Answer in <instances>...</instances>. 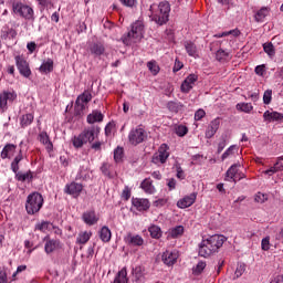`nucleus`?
<instances>
[{
  "label": "nucleus",
  "mask_w": 283,
  "mask_h": 283,
  "mask_svg": "<svg viewBox=\"0 0 283 283\" xmlns=\"http://www.w3.org/2000/svg\"><path fill=\"white\" fill-rule=\"evenodd\" d=\"M224 242H227V237L221 234H212L203 238L199 243V255L201 258H209L213 253H218Z\"/></svg>",
  "instance_id": "nucleus-1"
},
{
  "label": "nucleus",
  "mask_w": 283,
  "mask_h": 283,
  "mask_svg": "<svg viewBox=\"0 0 283 283\" xmlns=\"http://www.w3.org/2000/svg\"><path fill=\"white\" fill-rule=\"evenodd\" d=\"M149 10V19L157 25H165L169 21L171 6L167 1L160 2L159 4H151Z\"/></svg>",
  "instance_id": "nucleus-2"
},
{
  "label": "nucleus",
  "mask_w": 283,
  "mask_h": 283,
  "mask_svg": "<svg viewBox=\"0 0 283 283\" xmlns=\"http://www.w3.org/2000/svg\"><path fill=\"white\" fill-rule=\"evenodd\" d=\"M143 40V20H136L130 25V31L124 34L120 39L124 45H132V43H138Z\"/></svg>",
  "instance_id": "nucleus-3"
},
{
  "label": "nucleus",
  "mask_w": 283,
  "mask_h": 283,
  "mask_svg": "<svg viewBox=\"0 0 283 283\" xmlns=\"http://www.w3.org/2000/svg\"><path fill=\"white\" fill-rule=\"evenodd\" d=\"M41 207H43V196L39 192H33L28 196L25 210L29 216H34V213H39L41 211Z\"/></svg>",
  "instance_id": "nucleus-4"
},
{
  "label": "nucleus",
  "mask_w": 283,
  "mask_h": 283,
  "mask_svg": "<svg viewBox=\"0 0 283 283\" xmlns=\"http://www.w3.org/2000/svg\"><path fill=\"white\" fill-rule=\"evenodd\" d=\"M13 14L25 19V21H34V9L23 2H13L12 3Z\"/></svg>",
  "instance_id": "nucleus-5"
},
{
  "label": "nucleus",
  "mask_w": 283,
  "mask_h": 283,
  "mask_svg": "<svg viewBox=\"0 0 283 283\" xmlns=\"http://www.w3.org/2000/svg\"><path fill=\"white\" fill-rule=\"evenodd\" d=\"M23 160V150H20L19 154L14 157L13 161L11 163V169L13 174H15L17 180L20 182H25V180H32V171H28L25 174L19 172V163Z\"/></svg>",
  "instance_id": "nucleus-6"
},
{
  "label": "nucleus",
  "mask_w": 283,
  "mask_h": 283,
  "mask_svg": "<svg viewBox=\"0 0 283 283\" xmlns=\"http://www.w3.org/2000/svg\"><path fill=\"white\" fill-rule=\"evenodd\" d=\"M169 156H171V154L169 153V145L161 144L158 150L153 155L151 163L158 166L165 165V163H167V160L169 159Z\"/></svg>",
  "instance_id": "nucleus-7"
},
{
  "label": "nucleus",
  "mask_w": 283,
  "mask_h": 283,
  "mask_svg": "<svg viewBox=\"0 0 283 283\" xmlns=\"http://www.w3.org/2000/svg\"><path fill=\"white\" fill-rule=\"evenodd\" d=\"M15 65H17V69L19 70V73L21 74V76H24V78H30V76H32V71L30 70V64L28 63L25 57H23V55L15 56Z\"/></svg>",
  "instance_id": "nucleus-8"
},
{
  "label": "nucleus",
  "mask_w": 283,
  "mask_h": 283,
  "mask_svg": "<svg viewBox=\"0 0 283 283\" xmlns=\"http://www.w3.org/2000/svg\"><path fill=\"white\" fill-rule=\"evenodd\" d=\"M17 101V92L2 91L0 93V111L8 112V103H14Z\"/></svg>",
  "instance_id": "nucleus-9"
},
{
  "label": "nucleus",
  "mask_w": 283,
  "mask_h": 283,
  "mask_svg": "<svg viewBox=\"0 0 283 283\" xmlns=\"http://www.w3.org/2000/svg\"><path fill=\"white\" fill-rule=\"evenodd\" d=\"M92 101V93L90 91H84L81 95L77 96L75 101V109L77 114H81L85 109V104Z\"/></svg>",
  "instance_id": "nucleus-10"
},
{
  "label": "nucleus",
  "mask_w": 283,
  "mask_h": 283,
  "mask_svg": "<svg viewBox=\"0 0 283 283\" xmlns=\"http://www.w3.org/2000/svg\"><path fill=\"white\" fill-rule=\"evenodd\" d=\"M178 258H180L178 250H166L161 255V260L166 266H174L178 262Z\"/></svg>",
  "instance_id": "nucleus-11"
},
{
  "label": "nucleus",
  "mask_w": 283,
  "mask_h": 283,
  "mask_svg": "<svg viewBox=\"0 0 283 283\" xmlns=\"http://www.w3.org/2000/svg\"><path fill=\"white\" fill-rule=\"evenodd\" d=\"M196 83H198V75L193 73L189 74L181 83L180 90L182 94H189L193 90Z\"/></svg>",
  "instance_id": "nucleus-12"
},
{
  "label": "nucleus",
  "mask_w": 283,
  "mask_h": 283,
  "mask_svg": "<svg viewBox=\"0 0 283 283\" xmlns=\"http://www.w3.org/2000/svg\"><path fill=\"white\" fill-rule=\"evenodd\" d=\"M128 142L130 145H140L143 143V125H138L136 128H133L128 134Z\"/></svg>",
  "instance_id": "nucleus-13"
},
{
  "label": "nucleus",
  "mask_w": 283,
  "mask_h": 283,
  "mask_svg": "<svg viewBox=\"0 0 283 283\" xmlns=\"http://www.w3.org/2000/svg\"><path fill=\"white\" fill-rule=\"evenodd\" d=\"M98 134H101V127L98 126H91L86 129H84L81 133L82 138H84V143H94V139L96 138V136H98Z\"/></svg>",
  "instance_id": "nucleus-14"
},
{
  "label": "nucleus",
  "mask_w": 283,
  "mask_h": 283,
  "mask_svg": "<svg viewBox=\"0 0 283 283\" xmlns=\"http://www.w3.org/2000/svg\"><path fill=\"white\" fill-rule=\"evenodd\" d=\"M197 198V192H192L190 195L185 196L184 198L177 201L178 209H189V207H191L196 202Z\"/></svg>",
  "instance_id": "nucleus-15"
},
{
  "label": "nucleus",
  "mask_w": 283,
  "mask_h": 283,
  "mask_svg": "<svg viewBox=\"0 0 283 283\" xmlns=\"http://www.w3.org/2000/svg\"><path fill=\"white\" fill-rule=\"evenodd\" d=\"M263 120L264 123H283V114L277 111H265Z\"/></svg>",
  "instance_id": "nucleus-16"
},
{
  "label": "nucleus",
  "mask_w": 283,
  "mask_h": 283,
  "mask_svg": "<svg viewBox=\"0 0 283 283\" xmlns=\"http://www.w3.org/2000/svg\"><path fill=\"white\" fill-rule=\"evenodd\" d=\"M242 178H244V175L238 172V165H232L226 172V180L229 182H238Z\"/></svg>",
  "instance_id": "nucleus-17"
},
{
  "label": "nucleus",
  "mask_w": 283,
  "mask_h": 283,
  "mask_svg": "<svg viewBox=\"0 0 283 283\" xmlns=\"http://www.w3.org/2000/svg\"><path fill=\"white\" fill-rule=\"evenodd\" d=\"M220 129V117H217L210 122L206 129V138H213Z\"/></svg>",
  "instance_id": "nucleus-18"
},
{
  "label": "nucleus",
  "mask_w": 283,
  "mask_h": 283,
  "mask_svg": "<svg viewBox=\"0 0 283 283\" xmlns=\"http://www.w3.org/2000/svg\"><path fill=\"white\" fill-rule=\"evenodd\" d=\"M124 240L129 247H143V237L139 234L128 233Z\"/></svg>",
  "instance_id": "nucleus-19"
},
{
  "label": "nucleus",
  "mask_w": 283,
  "mask_h": 283,
  "mask_svg": "<svg viewBox=\"0 0 283 283\" xmlns=\"http://www.w3.org/2000/svg\"><path fill=\"white\" fill-rule=\"evenodd\" d=\"M44 240H46L45 245H44V251L48 254L54 253V251H56V249H59V247H61V241H59V240L50 239L48 237H45Z\"/></svg>",
  "instance_id": "nucleus-20"
},
{
  "label": "nucleus",
  "mask_w": 283,
  "mask_h": 283,
  "mask_svg": "<svg viewBox=\"0 0 283 283\" xmlns=\"http://www.w3.org/2000/svg\"><path fill=\"white\" fill-rule=\"evenodd\" d=\"M88 50L93 56H103V54H105V45H103L102 42L92 43Z\"/></svg>",
  "instance_id": "nucleus-21"
},
{
  "label": "nucleus",
  "mask_w": 283,
  "mask_h": 283,
  "mask_svg": "<svg viewBox=\"0 0 283 283\" xmlns=\"http://www.w3.org/2000/svg\"><path fill=\"white\" fill-rule=\"evenodd\" d=\"M65 191L70 196H80L81 191H83V185L73 181L66 186Z\"/></svg>",
  "instance_id": "nucleus-22"
},
{
  "label": "nucleus",
  "mask_w": 283,
  "mask_h": 283,
  "mask_svg": "<svg viewBox=\"0 0 283 283\" xmlns=\"http://www.w3.org/2000/svg\"><path fill=\"white\" fill-rule=\"evenodd\" d=\"M103 118H105V116L101 111H93L87 115L86 120L88 125H94V123H103Z\"/></svg>",
  "instance_id": "nucleus-23"
},
{
  "label": "nucleus",
  "mask_w": 283,
  "mask_h": 283,
  "mask_svg": "<svg viewBox=\"0 0 283 283\" xmlns=\"http://www.w3.org/2000/svg\"><path fill=\"white\" fill-rule=\"evenodd\" d=\"M184 45L188 56H192V59H198V46H196L193 42L186 41Z\"/></svg>",
  "instance_id": "nucleus-24"
},
{
  "label": "nucleus",
  "mask_w": 283,
  "mask_h": 283,
  "mask_svg": "<svg viewBox=\"0 0 283 283\" xmlns=\"http://www.w3.org/2000/svg\"><path fill=\"white\" fill-rule=\"evenodd\" d=\"M82 218L86 224H90V227L98 222V218H96V212L94 211L84 212Z\"/></svg>",
  "instance_id": "nucleus-25"
},
{
  "label": "nucleus",
  "mask_w": 283,
  "mask_h": 283,
  "mask_svg": "<svg viewBox=\"0 0 283 283\" xmlns=\"http://www.w3.org/2000/svg\"><path fill=\"white\" fill-rule=\"evenodd\" d=\"M129 279H127V268H123L115 276L113 283H128Z\"/></svg>",
  "instance_id": "nucleus-26"
},
{
  "label": "nucleus",
  "mask_w": 283,
  "mask_h": 283,
  "mask_svg": "<svg viewBox=\"0 0 283 283\" xmlns=\"http://www.w3.org/2000/svg\"><path fill=\"white\" fill-rule=\"evenodd\" d=\"M184 107L185 106L180 102L170 101L167 103V109H169V112H172V114H178V112H182Z\"/></svg>",
  "instance_id": "nucleus-27"
},
{
  "label": "nucleus",
  "mask_w": 283,
  "mask_h": 283,
  "mask_svg": "<svg viewBox=\"0 0 283 283\" xmlns=\"http://www.w3.org/2000/svg\"><path fill=\"white\" fill-rule=\"evenodd\" d=\"M99 239L102 242H109L112 240V230L107 226L102 227L99 231Z\"/></svg>",
  "instance_id": "nucleus-28"
},
{
  "label": "nucleus",
  "mask_w": 283,
  "mask_h": 283,
  "mask_svg": "<svg viewBox=\"0 0 283 283\" xmlns=\"http://www.w3.org/2000/svg\"><path fill=\"white\" fill-rule=\"evenodd\" d=\"M185 233V227L177 226L168 231V238H180Z\"/></svg>",
  "instance_id": "nucleus-29"
},
{
  "label": "nucleus",
  "mask_w": 283,
  "mask_h": 283,
  "mask_svg": "<svg viewBox=\"0 0 283 283\" xmlns=\"http://www.w3.org/2000/svg\"><path fill=\"white\" fill-rule=\"evenodd\" d=\"M54 70V61L52 59H48L46 62H43L40 66V72H44V74H48L50 72H53Z\"/></svg>",
  "instance_id": "nucleus-30"
},
{
  "label": "nucleus",
  "mask_w": 283,
  "mask_h": 283,
  "mask_svg": "<svg viewBox=\"0 0 283 283\" xmlns=\"http://www.w3.org/2000/svg\"><path fill=\"white\" fill-rule=\"evenodd\" d=\"M39 140L40 143H42V145H45L46 149L51 150L53 145L52 142H50V136L48 135V133L42 132L39 135Z\"/></svg>",
  "instance_id": "nucleus-31"
},
{
  "label": "nucleus",
  "mask_w": 283,
  "mask_h": 283,
  "mask_svg": "<svg viewBox=\"0 0 283 283\" xmlns=\"http://www.w3.org/2000/svg\"><path fill=\"white\" fill-rule=\"evenodd\" d=\"M266 17H269V8L264 7L255 13L254 19L258 21V23H262Z\"/></svg>",
  "instance_id": "nucleus-32"
},
{
  "label": "nucleus",
  "mask_w": 283,
  "mask_h": 283,
  "mask_svg": "<svg viewBox=\"0 0 283 283\" xmlns=\"http://www.w3.org/2000/svg\"><path fill=\"white\" fill-rule=\"evenodd\" d=\"M143 189L145 191V193H156V187H154V184H151V179H145L143 181Z\"/></svg>",
  "instance_id": "nucleus-33"
},
{
  "label": "nucleus",
  "mask_w": 283,
  "mask_h": 283,
  "mask_svg": "<svg viewBox=\"0 0 283 283\" xmlns=\"http://www.w3.org/2000/svg\"><path fill=\"white\" fill-rule=\"evenodd\" d=\"M33 122L34 115L32 113H29L21 117L20 125L21 127H28L29 125H32Z\"/></svg>",
  "instance_id": "nucleus-34"
},
{
  "label": "nucleus",
  "mask_w": 283,
  "mask_h": 283,
  "mask_svg": "<svg viewBox=\"0 0 283 283\" xmlns=\"http://www.w3.org/2000/svg\"><path fill=\"white\" fill-rule=\"evenodd\" d=\"M238 112H244V114H251L253 112V104L251 103H239L237 104Z\"/></svg>",
  "instance_id": "nucleus-35"
},
{
  "label": "nucleus",
  "mask_w": 283,
  "mask_h": 283,
  "mask_svg": "<svg viewBox=\"0 0 283 283\" xmlns=\"http://www.w3.org/2000/svg\"><path fill=\"white\" fill-rule=\"evenodd\" d=\"M238 146L232 145L230 146L221 156V160H227V158H231L234 154H238Z\"/></svg>",
  "instance_id": "nucleus-36"
},
{
  "label": "nucleus",
  "mask_w": 283,
  "mask_h": 283,
  "mask_svg": "<svg viewBox=\"0 0 283 283\" xmlns=\"http://www.w3.org/2000/svg\"><path fill=\"white\" fill-rule=\"evenodd\" d=\"M147 67L150 72V74H153V76H157V74L160 72V66L158 65L157 61L148 62Z\"/></svg>",
  "instance_id": "nucleus-37"
},
{
  "label": "nucleus",
  "mask_w": 283,
  "mask_h": 283,
  "mask_svg": "<svg viewBox=\"0 0 283 283\" xmlns=\"http://www.w3.org/2000/svg\"><path fill=\"white\" fill-rule=\"evenodd\" d=\"M73 143V147H75V149H81V147H83L84 145H87L85 143V139L83 138V135H78V136H74L72 139Z\"/></svg>",
  "instance_id": "nucleus-38"
},
{
  "label": "nucleus",
  "mask_w": 283,
  "mask_h": 283,
  "mask_svg": "<svg viewBox=\"0 0 283 283\" xmlns=\"http://www.w3.org/2000/svg\"><path fill=\"white\" fill-rule=\"evenodd\" d=\"M148 231L151 238H155L156 240L163 238V230L158 226H151Z\"/></svg>",
  "instance_id": "nucleus-39"
},
{
  "label": "nucleus",
  "mask_w": 283,
  "mask_h": 283,
  "mask_svg": "<svg viewBox=\"0 0 283 283\" xmlns=\"http://www.w3.org/2000/svg\"><path fill=\"white\" fill-rule=\"evenodd\" d=\"M240 36V30L234 29V30H230V31H224L221 33H217L214 34L216 39H222V36Z\"/></svg>",
  "instance_id": "nucleus-40"
},
{
  "label": "nucleus",
  "mask_w": 283,
  "mask_h": 283,
  "mask_svg": "<svg viewBox=\"0 0 283 283\" xmlns=\"http://www.w3.org/2000/svg\"><path fill=\"white\" fill-rule=\"evenodd\" d=\"M245 272H247V264L238 263L237 269L234 271V280L242 277V275H244Z\"/></svg>",
  "instance_id": "nucleus-41"
},
{
  "label": "nucleus",
  "mask_w": 283,
  "mask_h": 283,
  "mask_svg": "<svg viewBox=\"0 0 283 283\" xmlns=\"http://www.w3.org/2000/svg\"><path fill=\"white\" fill-rule=\"evenodd\" d=\"M263 50H264L265 54H268V56H270V59H273V56H275V46L273 45V43H271V42L264 43Z\"/></svg>",
  "instance_id": "nucleus-42"
},
{
  "label": "nucleus",
  "mask_w": 283,
  "mask_h": 283,
  "mask_svg": "<svg viewBox=\"0 0 283 283\" xmlns=\"http://www.w3.org/2000/svg\"><path fill=\"white\" fill-rule=\"evenodd\" d=\"M90 238H92V233L85 231L78 234L76 241L78 244H87V242H90Z\"/></svg>",
  "instance_id": "nucleus-43"
},
{
  "label": "nucleus",
  "mask_w": 283,
  "mask_h": 283,
  "mask_svg": "<svg viewBox=\"0 0 283 283\" xmlns=\"http://www.w3.org/2000/svg\"><path fill=\"white\" fill-rule=\"evenodd\" d=\"M207 269V262L205 261H199L197 265L192 269L193 275H200Z\"/></svg>",
  "instance_id": "nucleus-44"
},
{
  "label": "nucleus",
  "mask_w": 283,
  "mask_h": 283,
  "mask_svg": "<svg viewBox=\"0 0 283 283\" xmlns=\"http://www.w3.org/2000/svg\"><path fill=\"white\" fill-rule=\"evenodd\" d=\"M133 277L135 282H140V280H143V266L137 265L133 268Z\"/></svg>",
  "instance_id": "nucleus-45"
},
{
  "label": "nucleus",
  "mask_w": 283,
  "mask_h": 283,
  "mask_svg": "<svg viewBox=\"0 0 283 283\" xmlns=\"http://www.w3.org/2000/svg\"><path fill=\"white\" fill-rule=\"evenodd\" d=\"M216 57H217V61H220V62L229 61V52L220 49L217 51Z\"/></svg>",
  "instance_id": "nucleus-46"
},
{
  "label": "nucleus",
  "mask_w": 283,
  "mask_h": 283,
  "mask_svg": "<svg viewBox=\"0 0 283 283\" xmlns=\"http://www.w3.org/2000/svg\"><path fill=\"white\" fill-rule=\"evenodd\" d=\"M132 205H133L132 211H143V199L133 198Z\"/></svg>",
  "instance_id": "nucleus-47"
},
{
  "label": "nucleus",
  "mask_w": 283,
  "mask_h": 283,
  "mask_svg": "<svg viewBox=\"0 0 283 283\" xmlns=\"http://www.w3.org/2000/svg\"><path fill=\"white\" fill-rule=\"evenodd\" d=\"M271 101H273V91L269 88L263 94V103L264 105H271Z\"/></svg>",
  "instance_id": "nucleus-48"
},
{
  "label": "nucleus",
  "mask_w": 283,
  "mask_h": 283,
  "mask_svg": "<svg viewBox=\"0 0 283 283\" xmlns=\"http://www.w3.org/2000/svg\"><path fill=\"white\" fill-rule=\"evenodd\" d=\"M123 156H124L123 147L118 146L114 150V160H115V163H120V160H123Z\"/></svg>",
  "instance_id": "nucleus-49"
},
{
  "label": "nucleus",
  "mask_w": 283,
  "mask_h": 283,
  "mask_svg": "<svg viewBox=\"0 0 283 283\" xmlns=\"http://www.w3.org/2000/svg\"><path fill=\"white\" fill-rule=\"evenodd\" d=\"M189 133V128H187V126L185 125H179L176 128V134L177 136H179L180 138H182V136H187V134Z\"/></svg>",
  "instance_id": "nucleus-50"
},
{
  "label": "nucleus",
  "mask_w": 283,
  "mask_h": 283,
  "mask_svg": "<svg viewBox=\"0 0 283 283\" xmlns=\"http://www.w3.org/2000/svg\"><path fill=\"white\" fill-rule=\"evenodd\" d=\"M262 251H269L271 249V237H265L261 241Z\"/></svg>",
  "instance_id": "nucleus-51"
},
{
  "label": "nucleus",
  "mask_w": 283,
  "mask_h": 283,
  "mask_svg": "<svg viewBox=\"0 0 283 283\" xmlns=\"http://www.w3.org/2000/svg\"><path fill=\"white\" fill-rule=\"evenodd\" d=\"M254 200L255 202H259L260 205H262L269 200V196L262 192H258L254 197Z\"/></svg>",
  "instance_id": "nucleus-52"
},
{
  "label": "nucleus",
  "mask_w": 283,
  "mask_h": 283,
  "mask_svg": "<svg viewBox=\"0 0 283 283\" xmlns=\"http://www.w3.org/2000/svg\"><path fill=\"white\" fill-rule=\"evenodd\" d=\"M50 224H52L50 221H42L35 226V229L38 231H48V229H50Z\"/></svg>",
  "instance_id": "nucleus-53"
},
{
  "label": "nucleus",
  "mask_w": 283,
  "mask_h": 283,
  "mask_svg": "<svg viewBox=\"0 0 283 283\" xmlns=\"http://www.w3.org/2000/svg\"><path fill=\"white\" fill-rule=\"evenodd\" d=\"M111 168H112V166L109 164H103L101 167V171H102V174H104V176L112 178V172L109 171Z\"/></svg>",
  "instance_id": "nucleus-54"
},
{
  "label": "nucleus",
  "mask_w": 283,
  "mask_h": 283,
  "mask_svg": "<svg viewBox=\"0 0 283 283\" xmlns=\"http://www.w3.org/2000/svg\"><path fill=\"white\" fill-rule=\"evenodd\" d=\"M182 67H185V64H184L180 60L176 59V60H175V65H174V67H172L174 74H176V72H180V70H181Z\"/></svg>",
  "instance_id": "nucleus-55"
},
{
  "label": "nucleus",
  "mask_w": 283,
  "mask_h": 283,
  "mask_svg": "<svg viewBox=\"0 0 283 283\" xmlns=\"http://www.w3.org/2000/svg\"><path fill=\"white\" fill-rule=\"evenodd\" d=\"M254 72L258 76H264V73L266 72V66L264 64L258 65L255 66Z\"/></svg>",
  "instance_id": "nucleus-56"
},
{
  "label": "nucleus",
  "mask_w": 283,
  "mask_h": 283,
  "mask_svg": "<svg viewBox=\"0 0 283 283\" xmlns=\"http://www.w3.org/2000/svg\"><path fill=\"white\" fill-rule=\"evenodd\" d=\"M205 116H207V112H205V109H202V108H199L195 113V120H202V118H205Z\"/></svg>",
  "instance_id": "nucleus-57"
},
{
  "label": "nucleus",
  "mask_w": 283,
  "mask_h": 283,
  "mask_svg": "<svg viewBox=\"0 0 283 283\" xmlns=\"http://www.w3.org/2000/svg\"><path fill=\"white\" fill-rule=\"evenodd\" d=\"M277 171H280V168H277V164H274V166L265 170L263 174H265V176H273V174H277Z\"/></svg>",
  "instance_id": "nucleus-58"
},
{
  "label": "nucleus",
  "mask_w": 283,
  "mask_h": 283,
  "mask_svg": "<svg viewBox=\"0 0 283 283\" xmlns=\"http://www.w3.org/2000/svg\"><path fill=\"white\" fill-rule=\"evenodd\" d=\"M114 127H116V124H114V122H109L105 126V136H112V129H114Z\"/></svg>",
  "instance_id": "nucleus-59"
},
{
  "label": "nucleus",
  "mask_w": 283,
  "mask_h": 283,
  "mask_svg": "<svg viewBox=\"0 0 283 283\" xmlns=\"http://www.w3.org/2000/svg\"><path fill=\"white\" fill-rule=\"evenodd\" d=\"M122 197L124 198V200H129V198H132V190H129V187L126 186L124 188Z\"/></svg>",
  "instance_id": "nucleus-60"
},
{
  "label": "nucleus",
  "mask_w": 283,
  "mask_h": 283,
  "mask_svg": "<svg viewBox=\"0 0 283 283\" xmlns=\"http://www.w3.org/2000/svg\"><path fill=\"white\" fill-rule=\"evenodd\" d=\"M224 147H227V140L222 139L218 144L217 154H222V151L224 150Z\"/></svg>",
  "instance_id": "nucleus-61"
},
{
  "label": "nucleus",
  "mask_w": 283,
  "mask_h": 283,
  "mask_svg": "<svg viewBox=\"0 0 283 283\" xmlns=\"http://www.w3.org/2000/svg\"><path fill=\"white\" fill-rule=\"evenodd\" d=\"M177 178H179V180H185V171L180 166H177Z\"/></svg>",
  "instance_id": "nucleus-62"
},
{
  "label": "nucleus",
  "mask_w": 283,
  "mask_h": 283,
  "mask_svg": "<svg viewBox=\"0 0 283 283\" xmlns=\"http://www.w3.org/2000/svg\"><path fill=\"white\" fill-rule=\"evenodd\" d=\"M0 283H8V273L0 271Z\"/></svg>",
  "instance_id": "nucleus-63"
},
{
  "label": "nucleus",
  "mask_w": 283,
  "mask_h": 283,
  "mask_svg": "<svg viewBox=\"0 0 283 283\" xmlns=\"http://www.w3.org/2000/svg\"><path fill=\"white\" fill-rule=\"evenodd\" d=\"M275 164L276 167L279 168V171H283V156L279 157Z\"/></svg>",
  "instance_id": "nucleus-64"
}]
</instances>
